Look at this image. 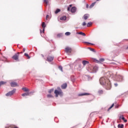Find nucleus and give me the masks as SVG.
<instances>
[{
  "label": "nucleus",
  "instance_id": "nucleus-46",
  "mask_svg": "<svg viewBox=\"0 0 128 128\" xmlns=\"http://www.w3.org/2000/svg\"><path fill=\"white\" fill-rule=\"evenodd\" d=\"M126 50H128V46L127 48H126Z\"/></svg>",
  "mask_w": 128,
  "mask_h": 128
},
{
  "label": "nucleus",
  "instance_id": "nucleus-1",
  "mask_svg": "<svg viewBox=\"0 0 128 128\" xmlns=\"http://www.w3.org/2000/svg\"><path fill=\"white\" fill-rule=\"evenodd\" d=\"M100 84L104 86L106 89L110 90L112 88V84H110V82L108 80V78L102 77L100 79Z\"/></svg>",
  "mask_w": 128,
  "mask_h": 128
},
{
  "label": "nucleus",
  "instance_id": "nucleus-33",
  "mask_svg": "<svg viewBox=\"0 0 128 128\" xmlns=\"http://www.w3.org/2000/svg\"><path fill=\"white\" fill-rule=\"evenodd\" d=\"M52 92H54V88H52V89L48 91V93H49V94H52Z\"/></svg>",
  "mask_w": 128,
  "mask_h": 128
},
{
  "label": "nucleus",
  "instance_id": "nucleus-22",
  "mask_svg": "<svg viewBox=\"0 0 128 128\" xmlns=\"http://www.w3.org/2000/svg\"><path fill=\"white\" fill-rule=\"evenodd\" d=\"M24 56H26L27 58L30 59V56L28 55V54L25 53L24 54Z\"/></svg>",
  "mask_w": 128,
  "mask_h": 128
},
{
  "label": "nucleus",
  "instance_id": "nucleus-30",
  "mask_svg": "<svg viewBox=\"0 0 128 128\" xmlns=\"http://www.w3.org/2000/svg\"><path fill=\"white\" fill-rule=\"evenodd\" d=\"M92 24V22H89L87 24V26L90 27Z\"/></svg>",
  "mask_w": 128,
  "mask_h": 128
},
{
  "label": "nucleus",
  "instance_id": "nucleus-7",
  "mask_svg": "<svg viewBox=\"0 0 128 128\" xmlns=\"http://www.w3.org/2000/svg\"><path fill=\"white\" fill-rule=\"evenodd\" d=\"M65 52H72V48H69V47H66L65 48Z\"/></svg>",
  "mask_w": 128,
  "mask_h": 128
},
{
  "label": "nucleus",
  "instance_id": "nucleus-8",
  "mask_svg": "<svg viewBox=\"0 0 128 128\" xmlns=\"http://www.w3.org/2000/svg\"><path fill=\"white\" fill-rule=\"evenodd\" d=\"M11 86L14 88L16 86H18V83L16 82H12L10 84Z\"/></svg>",
  "mask_w": 128,
  "mask_h": 128
},
{
  "label": "nucleus",
  "instance_id": "nucleus-35",
  "mask_svg": "<svg viewBox=\"0 0 128 128\" xmlns=\"http://www.w3.org/2000/svg\"><path fill=\"white\" fill-rule=\"evenodd\" d=\"M82 26H86V22H84L82 24Z\"/></svg>",
  "mask_w": 128,
  "mask_h": 128
},
{
  "label": "nucleus",
  "instance_id": "nucleus-13",
  "mask_svg": "<svg viewBox=\"0 0 128 128\" xmlns=\"http://www.w3.org/2000/svg\"><path fill=\"white\" fill-rule=\"evenodd\" d=\"M120 120H122L124 122H128V120H126V119L124 118V117L123 116H120Z\"/></svg>",
  "mask_w": 128,
  "mask_h": 128
},
{
  "label": "nucleus",
  "instance_id": "nucleus-41",
  "mask_svg": "<svg viewBox=\"0 0 128 128\" xmlns=\"http://www.w3.org/2000/svg\"><path fill=\"white\" fill-rule=\"evenodd\" d=\"M23 52H26V48H23Z\"/></svg>",
  "mask_w": 128,
  "mask_h": 128
},
{
  "label": "nucleus",
  "instance_id": "nucleus-17",
  "mask_svg": "<svg viewBox=\"0 0 128 128\" xmlns=\"http://www.w3.org/2000/svg\"><path fill=\"white\" fill-rule=\"evenodd\" d=\"M84 20H86L88 18V15L87 14H86L84 16Z\"/></svg>",
  "mask_w": 128,
  "mask_h": 128
},
{
  "label": "nucleus",
  "instance_id": "nucleus-15",
  "mask_svg": "<svg viewBox=\"0 0 128 128\" xmlns=\"http://www.w3.org/2000/svg\"><path fill=\"white\" fill-rule=\"evenodd\" d=\"M82 64L84 66H86V64H88V62L86 60H83L82 62Z\"/></svg>",
  "mask_w": 128,
  "mask_h": 128
},
{
  "label": "nucleus",
  "instance_id": "nucleus-12",
  "mask_svg": "<svg viewBox=\"0 0 128 128\" xmlns=\"http://www.w3.org/2000/svg\"><path fill=\"white\" fill-rule=\"evenodd\" d=\"M104 62V58H100V60H96L97 64H100V62Z\"/></svg>",
  "mask_w": 128,
  "mask_h": 128
},
{
  "label": "nucleus",
  "instance_id": "nucleus-5",
  "mask_svg": "<svg viewBox=\"0 0 128 128\" xmlns=\"http://www.w3.org/2000/svg\"><path fill=\"white\" fill-rule=\"evenodd\" d=\"M116 78H117L118 82H122V80H124V77L121 75H117L116 76Z\"/></svg>",
  "mask_w": 128,
  "mask_h": 128
},
{
  "label": "nucleus",
  "instance_id": "nucleus-47",
  "mask_svg": "<svg viewBox=\"0 0 128 128\" xmlns=\"http://www.w3.org/2000/svg\"><path fill=\"white\" fill-rule=\"evenodd\" d=\"M98 0H96V2H98Z\"/></svg>",
  "mask_w": 128,
  "mask_h": 128
},
{
  "label": "nucleus",
  "instance_id": "nucleus-36",
  "mask_svg": "<svg viewBox=\"0 0 128 128\" xmlns=\"http://www.w3.org/2000/svg\"><path fill=\"white\" fill-rule=\"evenodd\" d=\"M59 69L60 70H61V72H62V66H59Z\"/></svg>",
  "mask_w": 128,
  "mask_h": 128
},
{
  "label": "nucleus",
  "instance_id": "nucleus-32",
  "mask_svg": "<svg viewBox=\"0 0 128 128\" xmlns=\"http://www.w3.org/2000/svg\"><path fill=\"white\" fill-rule=\"evenodd\" d=\"M47 98H53L52 96V94H48L47 95Z\"/></svg>",
  "mask_w": 128,
  "mask_h": 128
},
{
  "label": "nucleus",
  "instance_id": "nucleus-29",
  "mask_svg": "<svg viewBox=\"0 0 128 128\" xmlns=\"http://www.w3.org/2000/svg\"><path fill=\"white\" fill-rule=\"evenodd\" d=\"M118 128H124V124H118Z\"/></svg>",
  "mask_w": 128,
  "mask_h": 128
},
{
  "label": "nucleus",
  "instance_id": "nucleus-37",
  "mask_svg": "<svg viewBox=\"0 0 128 128\" xmlns=\"http://www.w3.org/2000/svg\"><path fill=\"white\" fill-rule=\"evenodd\" d=\"M86 44H92V46H94L93 44L88 42H85Z\"/></svg>",
  "mask_w": 128,
  "mask_h": 128
},
{
  "label": "nucleus",
  "instance_id": "nucleus-28",
  "mask_svg": "<svg viewBox=\"0 0 128 128\" xmlns=\"http://www.w3.org/2000/svg\"><path fill=\"white\" fill-rule=\"evenodd\" d=\"M6 84V82L4 81L0 82V86H2V84Z\"/></svg>",
  "mask_w": 128,
  "mask_h": 128
},
{
  "label": "nucleus",
  "instance_id": "nucleus-19",
  "mask_svg": "<svg viewBox=\"0 0 128 128\" xmlns=\"http://www.w3.org/2000/svg\"><path fill=\"white\" fill-rule=\"evenodd\" d=\"M22 96H30V93H24L22 94Z\"/></svg>",
  "mask_w": 128,
  "mask_h": 128
},
{
  "label": "nucleus",
  "instance_id": "nucleus-10",
  "mask_svg": "<svg viewBox=\"0 0 128 128\" xmlns=\"http://www.w3.org/2000/svg\"><path fill=\"white\" fill-rule=\"evenodd\" d=\"M68 87V84L66 83L64 84L62 86L61 88L62 90H65Z\"/></svg>",
  "mask_w": 128,
  "mask_h": 128
},
{
  "label": "nucleus",
  "instance_id": "nucleus-4",
  "mask_svg": "<svg viewBox=\"0 0 128 128\" xmlns=\"http://www.w3.org/2000/svg\"><path fill=\"white\" fill-rule=\"evenodd\" d=\"M16 89H14L12 91L8 92L6 94V96H12L16 92Z\"/></svg>",
  "mask_w": 128,
  "mask_h": 128
},
{
  "label": "nucleus",
  "instance_id": "nucleus-16",
  "mask_svg": "<svg viewBox=\"0 0 128 128\" xmlns=\"http://www.w3.org/2000/svg\"><path fill=\"white\" fill-rule=\"evenodd\" d=\"M77 34H80L81 36H86V34L82 32H76Z\"/></svg>",
  "mask_w": 128,
  "mask_h": 128
},
{
  "label": "nucleus",
  "instance_id": "nucleus-44",
  "mask_svg": "<svg viewBox=\"0 0 128 128\" xmlns=\"http://www.w3.org/2000/svg\"><path fill=\"white\" fill-rule=\"evenodd\" d=\"M41 56L42 58H44V54H42Z\"/></svg>",
  "mask_w": 128,
  "mask_h": 128
},
{
  "label": "nucleus",
  "instance_id": "nucleus-21",
  "mask_svg": "<svg viewBox=\"0 0 128 128\" xmlns=\"http://www.w3.org/2000/svg\"><path fill=\"white\" fill-rule=\"evenodd\" d=\"M114 104H112V105L110 106V107L108 108V112H110V110H111L112 108H114Z\"/></svg>",
  "mask_w": 128,
  "mask_h": 128
},
{
  "label": "nucleus",
  "instance_id": "nucleus-20",
  "mask_svg": "<svg viewBox=\"0 0 128 128\" xmlns=\"http://www.w3.org/2000/svg\"><path fill=\"white\" fill-rule=\"evenodd\" d=\"M96 2H93L90 6V8H94V5L96 4Z\"/></svg>",
  "mask_w": 128,
  "mask_h": 128
},
{
  "label": "nucleus",
  "instance_id": "nucleus-3",
  "mask_svg": "<svg viewBox=\"0 0 128 128\" xmlns=\"http://www.w3.org/2000/svg\"><path fill=\"white\" fill-rule=\"evenodd\" d=\"M20 52H18L17 54H16L13 56L12 57V58L14 60H16V62H18V56H20Z\"/></svg>",
  "mask_w": 128,
  "mask_h": 128
},
{
  "label": "nucleus",
  "instance_id": "nucleus-18",
  "mask_svg": "<svg viewBox=\"0 0 128 128\" xmlns=\"http://www.w3.org/2000/svg\"><path fill=\"white\" fill-rule=\"evenodd\" d=\"M22 90L24 92H30V90L26 88H22Z\"/></svg>",
  "mask_w": 128,
  "mask_h": 128
},
{
  "label": "nucleus",
  "instance_id": "nucleus-26",
  "mask_svg": "<svg viewBox=\"0 0 128 128\" xmlns=\"http://www.w3.org/2000/svg\"><path fill=\"white\" fill-rule=\"evenodd\" d=\"M42 26L43 28H46V23H44V22H43L42 23Z\"/></svg>",
  "mask_w": 128,
  "mask_h": 128
},
{
  "label": "nucleus",
  "instance_id": "nucleus-39",
  "mask_svg": "<svg viewBox=\"0 0 128 128\" xmlns=\"http://www.w3.org/2000/svg\"><path fill=\"white\" fill-rule=\"evenodd\" d=\"M48 16H49L48 14L46 15V20H48Z\"/></svg>",
  "mask_w": 128,
  "mask_h": 128
},
{
  "label": "nucleus",
  "instance_id": "nucleus-48",
  "mask_svg": "<svg viewBox=\"0 0 128 128\" xmlns=\"http://www.w3.org/2000/svg\"><path fill=\"white\" fill-rule=\"evenodd\" d=\"M20 54H22V52H21Z\"/></svg>",
  "mask_w": 128,
  "mask_h": 128
},
{
  "label": "nucleus",
  "instance_id": "nucleus-2",
  "mask_svg": "<svg viewBox=\"0 0 128 128\" xmlns=\"http://www.w3.org/2000/svg\"><path fill=\"white\" fill-rule=\"evenodd\" d=\"M54 94H56V98H58V96H62V91L61 88H58V90H54Z\"/></svg>",
  "mask_w": 128,
  "mask_h": 128
},
{
  "label": "nucleus",
  "instance_id": "nucleus-45",
  "mask_svg": "<svg viewBox=\"0 0 128 128\" xmlns=\"http://www.w3.org/2000/svg\"><path fill=\"white\" fill-rule=\"evenodd\" d=\"M34 92H30V94H34Z\"/></svg>",
  "mask_w": 128,
  "mask_h": 128
},
{
  "label": "nucleus",
  "instance_id": "nucleus-31",
  "mask_svg": "<svg viewBox=\"0 0 128 128\" xmlns=\"http://www.w3.org/2000/svg\"><path fill=\"white\" fill-rule=\"evenodd\" d=\"M44 0V4H46V6L48 4V0Z\"/></svg>",
  "mask_w": 128,
  "mask_h": 128
},
{
  "label": "nucleus",
  "instance_id": "nucleus-14",
  "mask_svg": "<svg viewBox=\"0 0 128 128\" xmlns=\"http://www.w3.org/2000/svg\"><path fill=\"white\" fill-rule=\"evenodd\" d=\"M60 20H66V16H64L60 18Z\"/></svg>",
  "mask_w": 128,
  "mask_h": 128
},
{
  "label": "nucleus",
  "instance_id": "nucleus-43",
  "mask_svg": "<svg viewBox=\"0 0 128 128\" xmlns=\"http://www.w3.org/2000/svg\"><path fill=\"white\" fill-rule=\"evenodd\" d=\"M115 86H118V84H114Z\"/></svg>",
  "mask_w": 128,
  "mask_h": 128
},
{
  "label": "nucleus",
  "instance_id": "nucleus-27",
  "mask_svg": "<svg viewBox=\"0 0 128 128\" xmlns=\"http://www.w3.org/2000/svg\"><path fill=\"white\" fill-rule=\"evenodd\" d=\"M62 34H57V38H62Z\"/></svg>",
  "mask_w": 128,
  "mask_h": 128
},
{
  "label": "nucleus",
  "instance_id": "nucleus-25",
  "mask_svg": "<svg viewBox=\"0 0 128 128\" xmlns=\"http://www.w3.org/2000/svg\"><path fill=\"white\" fill-rule=\"evenodd\" d=\"M60 12V9H56V10L55 12V14H58V12Z\"/></svg>",
  "mask_w": 128,
  "mask_h": 128
},
{
  "label": "nucleus",
  "instance_id": "nucleus-6",
  "mask_svg": "<svg viewBox=\"0 0 128 128\" xmlns=\"http://www.w3.org/2000/svg\"><path fill=\"white\" fill-rule=\"evenodd\" d=\"M54 57L52 56H48V57H47V60H46L48 62H52V60H54Z\"/></svg>",
  "mask_w": 128,
  "mask_h": 128
},
{
  "label": "nucleus",
  "instance_id": "nucleus-42",
  "mask_svg": "<svg viewBox=\"0 0 128 128\" xmlns=\"http://www.w3.org/2000/svg\"><path fill=\"white\" fill-rule=\"evenodd\" d=\"M42 32L44 33V28H43Z\"/></svg>",
  "mask_w": 128,
  "mask_h": 128
},
{
  "label": "nucleus",
  "instance_id": "nucleus-40",
  "mask_svg": "<svg viewBox=\"0 0 128 128\" xmlns=\"http://www.w3.org/2000/svg\"><path fill=\"white\" fill-rule=\"evenodd\" d=\"M90 50H91L92 52H94V48H91Z\"/></svg>",
  "mask_w": 128,
  "mask_h": 128
},
{
  "label": "nucleus",
  "instance_id": "nucleus-49",
  "mask_svg": "<svg viewBox=\"0 0 128 128\" xmlns=\"http://www.w3.org/2000/svg\"><path fill=\"white\" fill-rule=\"evenodd\" d=\"M40 32H42V30H40Z\"/></svg>",
  "mask_w": 128,
  "mask_h": 128
},
{
  "label": "nucleus",
  "instance_id": "nucleus-34",
  "mask_svg": "<svg viewBox=\"0 0 128 128\" xmlns=\"http://www.w3.org/2000/svg\"><path fill=\"white\" fill-rule=\"evenodd\" d=\"M66 36H70V32H66L65 33Z\"/></svg>",
  "mask_w": 128,
  "mask_h": 128
},
{
  "label": "nucleus",
  "instance_id": "nucleus-9",
  "mask_svg": "<svg viewBox=\"0 0 128 128\" xmlns=\"http://www.w3.org/2000/svg\"><path fill=\"white\" fill-rule=\"evenodd\" d=\"M76 12V7H72L71 8V12L72 14H74Z\"/></svg>",
  "mask_w": 128,
  "mask_h": 128
},
{
  "label": "nucleus",
  "instance_id": "nucleus-23",
  "mask_svg": "<svg viewBox=\"0 0 128 128\" xmlns=\"http://www.w3.org/2000/svg\"><path fill=\"white\" fill-rule=\"evenodd\" d=\"M103 93H104V91H102V90H99L98 91V94H102Z\"/></svg>",
  "mask_w": 128,
  "mask_h": 128
},
{
  "label": "nucleus",
  "instance_id": "nucleus-38",
  "mask_svg": "<svg viewBox=\"0 0 128 128\" xmlns=\"http://www.w3.org/2000/svg\"><path fill=\"white\" fill-rule=\"evenodd\" d=\"M86 8H88V4H86Z\"/></svg>",
  "mask_w": 128,
  "mask_h": 128
},
{
  "label": "nucleus",
  "instance_id": "nucleus-24",
  "mask_svg": "<svg viewBox=\"0 0 128 128\" xmlns=\"http://www.w3.org/2000/svg\"><path fill=\"white\" fill-rule=\"evenodd\" d=\"M72 4H70V5L69 6L68 8V12L70 11V8H72Z\"/></svg>",
  "mask_w": 128,
  "mask_h": 128
},
{
  "label": "nucleus",
  "instance_id": "nucleus-11",
  "mask_svg": "<svg viewBox=\"0 0 128 128\" xmlns=\"http://www.w3.org/2000/svg\"><path fill=\"white\" fill-rule=\"evenodd\" d=\"M90 96V94L88 93H82L78 94V96Z\"/></svg>",
  "mask_w": 128,
  "mask_h": 128
}]
</instances>
